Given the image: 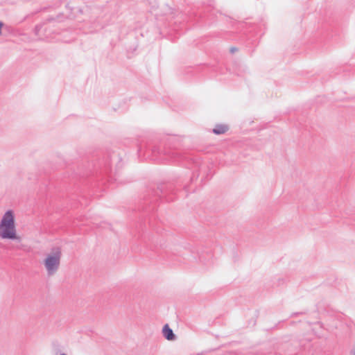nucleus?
Segmentation results:
<instances>
[{"instance_id": "f257e3e1", "label": "nucleus", "mask_w": 355, "mask_h": 355, "mask_svg": "<svg viewBox=\"0 0 355 355\" xmlns=\"http://www.w3.org/2000/svg\"><path fill=\"white\" fill-rule=\"evenodd\" d=\"M0 239L12 241L21 240L17 229L16 215L11 209L7 210L0 219Z\"/></svg>"}, {"instance_id": "f03ea898", "label": "nucleus", "mask_w": 355, "mask_h": 355, "mask_svg": "<svg viewBox=\"0 0 355 355\" xmlns=\"http://www.w3.org/2000/svg\"><path fill=\"white\" fill-rule=\"evenodd\" d=\"M61 257L62 251L60 248L53 249L46 255L44 260V264L49 275H53L58 270Z\"/></svg>"}, {"instance_id": "7ed1b4c3", "label": "nucleus", "mask_w": 355, "mask_h": 355, "mask_svg": "<svg viewBox=\"0 0 355 355\" xmlns=\"http://www.w3.org/2000/svg\"><path fill=\"white\" fill-rule=\"evenodd\" d=\"M228 130L227 125L225 124H218L213 129V132L216 135L224 134Z\"/></svg>"}, {"instance_id": "20e7f679", "label": "nucleus", "mask_w": 355, "mask_h": 355, "mask_svg": "<svg viewBox=\"0 0 355 355\" xmlns=\"http://www.w3.org/2000/svg\"><path fill=\"white\" fill-rule=\"evenodd\" d=\"M163 334L167 340H171L174 339V334L172 329H171L168 324H166L163 328Z\"/></svg>"}, {"instance_id": "39448f33", "label": "nucleus", "mask_w": 355, "mask_h": 355, "mask_svg": "<svg viewBox=\"0 0 355 355\" xmlns=\"http://www.w3.org/2000/svg\"><path fill=\"white\" fill-rule=\"evenodd\" d=\"M60 355H66V354H60Z\"/></svg>"}]
</instances>
